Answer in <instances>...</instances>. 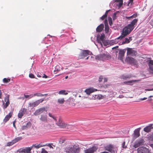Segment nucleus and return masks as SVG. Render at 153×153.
<instances>
[{"label": "nucleus", "mask_w": 153, "mask_h": 153, "mask_svg": "<svg viewBox=\"0 0 153 153\" xmlns=\"http://www.w3.org/2000/svg\"><path fill=\"white\" fill-rule=\"evenodd\" d=\"M110 10H107V11H106V12H105V14H107H107L108 13V12H109V11Z\"/></svg>", "instance_id": "774afa93"}, {"label": "nucleus", "mask_w": 153, "mask_h": 153, "mask_svg": "<svg viewBox=\"0 0 153 153\" xmlns=\"http://www.w3.org/2000/svg\"><path fill=\"white\" fill-rule=\"evenodd\" d=\"M146 91H153V88L152 89H147L145 90Z\"/></svg>", "instance_id": "0e129e2a"}, {"label": "nucleus", "mask_w": 153, "mask_h": 153, "mask_svg": "<svg viewBox=\"0 0 153 153\" xmlns=\"http://www.w3.org/2000/svg\"><path fill=\"white\" fill-rule=\"evenodd\" d=\"M109 42V40H104L102 42V43L105 46H110Z\"/></svg>", "instance_id": "2f4dec72"}, {"label": "nucleus", "mask_w": 153, "mask_h": 153, "mask_svg": "<svg viewBox=\"0 0 153 153\" xmlns=\"http://www.w3.org/2000/svg\"><path fill=\"white\" fill-rule=\"evenodd\" d=\"M136 82V80H130L128 81H125L124 82V83L127 84L128 85H129L131 83H133Z\"/></svg>", "instance_id": "4c0bfd02"}, {"label": "nucleus", "mask_w": 153, "mask_h": 153, "mask_svg": "<svg viewBox=\"0 0 153 153\" xmlns=\"http://www.w3.org/2000/svg\"><path fill=\"white\" fill-rule=\"evenodd\" d=\"M65 101L64 98H59L57 100V102L60 104H62Z\"/></svg>", "instance_id": "f704fd0d"}, {"label": "nucleus", "mask_w": 153, "mask_h": 153, "mask_svg": "<svg viewBox=\"0 0 153 153\" xmlns=\"http://www.w3.org/2000/svg\"><path fill=\"white\" fill-rule=\"evenodd\" d=\"M104 38L105 35L104 34H101L100 37L98 36L97 37V40L98 43L100 44L102 46V42L105 40L104 39Z\"/></svg>", "instance_id": "4468645a"}, {"label": "nucleus", "mask_w": 153, "mask_h": 153, "mask_svg": "<svg viewBox=\"0 0 153 153\" xmlns=\"http://www.w3.org/2000/svg\"><path fill=\"white\" fill-rule=\"evenodd\" d=\"M47 107H42L37 109L34 113V114L35 116H37L43 113L45 111H47V110H46Z\"/></svg>", "instance_id": "0eeeda50"}, {"label": "nucleus", "mask_w": 153, "mask_h": 153, "mask_svg": "<svg viewBox=\"0 0 153 153\" xmlns=\"http://www.w3.org/2000/svg\"><path fill=\"white\" fill-rule=\"evenodd\" d=\"M60 71V68L59 67L57 66L55 67V70H54V72H55L58 71Z\"/></svg>", "instance_id": "de8ad7c7"}, {"label": "nucleus", "mask_w": 153, "mask_h": 153, "mask_svg": "<svg viewBox=\"0 0 153 153\" xmlns=\"http://www.w3.org/2000/svg\"><path fill=\"white\" fill-rule=\"evenodd\" d=\"M108 19L109 24L111 26L113 23L112 19L111 18L109 17Z\"/></svg>", "instance_id": "09e8293b"}, {"label": "nucleus", "mask_w": 153, "mask_h": 153, "mask_svg": "<svg viewBox=\"0 0 153 153\" xmlns=\"http://www.w3.org/2000/svg\"><path fill=\"white\" fill-rule=\"evenodd\" d=\"M68 91L65 90H61L58 92V93L60 95H66L68 94Z\"/></svg>", "instance_id": "7c9ffc66"}, {"label": "nucleus", "mask_w": 153, "mask_h": 153, "mask_svg": "<svg viewBox=\"0 0 153 153\" xmlns=\"http://www.w3.org/2000/svg\"><path fill=\"white\" fill-rule=\"evenodd\" d=\"M18 99H22V100H24L25 99V97H19Z\"/></svg>", "instance_id": "69168bd1"}, {"label": "nucleus", "mask_w": 153, "mask_h": 153, "mask_svg": "<svg viewBox=\"0 0 153 153\" xmlns=\"http://www.w3.org/2000/svg\"><path fill=\"white\" fill-rule=\"evenodd\" d=\"M103 79V77L102 76H100L99 78V81L100 82L102 81Z\"/></svg>", "instance_id": "6e6d98bb"}, {"label": "nucleus", "mask_w": 153, "mask_h": 153, "mask_svg": "<svg viewBox=\"0 0 153 153\" xmlns=\"http://www.w3.org/2000/svg\"><path fill=\"white\" fill-rule=\"evenodd\" d=\"M3 81L4 83H7L10 81V78H4L3 79Z\"/></svg>", "instance_id": "a19ab883"}, {"label": "nucleus", "mask_w": 153, "mask_h": 153, "mask_svg": "<svg viewBox=\"0 0 153 153\" xmlns=\"http://www.w3.org/2000/svg\"><path fill=\"white\" fill-rule=\"evenodd\" d=\"M98 149L97 146H94L90 148L86 149L84 151V153H94Z\"/></svg>", "instance_id": "423d86ee"}, {"label": "nucleus", "mask_w": 153, "mask_h": 153, "mask_svg": "<svg viewBox=\"0 0 153 153\" xmlns=\"http://www.w3.org/2000/svg\"><path fill=\"white\" fill-rule=\"evenodd\" d=\"M22 139V137H17L16 138H15L13 140V142H14V143H16L18 142L19 141H20V140H21Z\"/></svg>", "instance_id": "473e14b6"}, {"label": "nucleus", "mask_w": 153, "mask_h": 153, "mask_svg": "<svg viewBox=\"0 0 153 153\" xmlns=\"http://www.w3.org/2000/svg\"><path fill=\"white\" fill-rule=\"evenodd\" d=\"M131 77V75H123L122 76V78L124 79H126L128 78H130Z\"/></svg>", "instance_id": "c9c22d12"}, {"label": "nucleus", "mask_w": 153, "mask_h": 153, "mask_svg": "<svg viewBox=\"0 0 153 153\" xmlns=\"http://www.w3.org/2000/svg\"><path fill=\"white\" fill-rule=\"evenodd\" d=\"M39 120L42 122L47 123L48 121V117L46 115L42 114L41 115Z\"/></svg>", "instance_id": "4be33fe9"}, {"label": "nucleus", "mask_w": 153, "mask_h": 153, "mask_svg": "<svg viewBox=\"0 0 153 153\" xmlns=\"http://www.w3.org/2000/svg\"><path fill=\"white\" fill-rule=\"evenodd\" d=\"M123 34V33L122 32L121 35L115 39L109 40L110 45L117 43L118 42V40L123 39L125 36H124Z\"/></svg>", "instance_id": "6e6552de"}, {"label": "nucleus", "mask_w": 153, "mask_h": 153, "mask_svg": "<svg viewBox=\"0 0 153 153\" xmlns=\"http://www.w3.org/2000/svg\"><path fill=\"white\" fill-rule=\"evenodd\" d=\"M107 16V14H105L104 15L102 16L100 18V19L103 20H104L105 18H106Z\"/></svg>", "instance_id": "8fccbe9b"}, {"label": "nucleus", "mask_w": 153, "mask_h": 153, "mask_svg": "<svg viewBox=\"0 0 153 153\" xmlns=\"http://www.w3.org/2000/svg\"><path fill=\"white\" fill-rule=\"evenodd\" d=\"M122 147L123 148H125L126 147V146H125V142L124 141L122 143Z\"/></svg>", "instance_id": "5fc2aeb1"}, {"label": "nucleus", "mask_w": 153, "mask_h": 153, "mask_svg": "<svg viewBox=\"0 0 153 153\" xmlns=\"http://www.w3.org/2000/svg\"><path fill=\"white\" fill-rule=\"evenodd\" d=\"M24 96L25 98H27L28 99H30L33 97V94L29 95L24 94Z\"/></svg>", "instance_id": "e433bc0d"}, {"label": "nucleus", "mask_w": 153, "mask_h": 153, "mask_svg": "<svg viewBox=\"0 0 153 153\" xmlns=\"http://www.w3.org/2000/svg\"><path fill=\"white\" fill-rule=\"evenodd\" d=\"M14 144V142H13V140H12V141L10 142H8L7 144V146H10L13 145V144Z\"/></svg>", "instance_id": "37998d69"}, {"label": "nucleus", "mask_w": 153, "mask_h": 153, "mask_svg": "<svg viewBox=\"0 0 153 153\" xmlns=\"http://www.w3.org/2000/svg\"><path fill=\"white\" fill-rule=\"evenodd\" d=\"M10 95L7 94L5 97L4 100H2V107L4 109H6L9 105L10 103Z\"/></svg>", "instance_id": "20e7f679"}, {"label": "nucleus", "mask_w": 153, "mask_h": 153, "mask_svg": "<svg viewBox=\"0 0 153 153\" xmlns=\"http://www.w3.org/2000/svg\"><path fill=\"white\" fill-rule=\"evenodd\" d=\"M115 1L116 2V3L115 4H116V5L118 7H121L123 5V0H115Z\"/></svg>", "instance_id": "c85d7f7f"}, {"label": "nucleus", "mask_w": 153, "mask_h": 153, "mask_svg": "<svg viewBox=\"0 0 153 153\" xmlns=\"http://www.w3.org/2000/svg\"><path fill=\"white\" fill-rule=\"evenodd\" d=\"M137 16V14L135 13L131 16H126V18L127 19H132L134 18H136Z\"/></svg>", "instance_id": "72a5a7b5"}, {"label": "nucleus", "mask_w": 153, "mask_h": 153, "mask_svg": "<svg viewBox=\"0 0 153 153\" xmlns=\"http://www.w3.org/2000/svg\"><path fill=\"white\" fill-rule=\"evenodd\" d=\"M97 91V90L95 89L92 88H89L86 89L85 91V92L87 94H90L91 93Z\"/></svg>", "instance_id": "5701e85b"}, {"label": "nucleus", "mask_w": 153, "mask_h": 153, "mask_svg": "<svg viewBox=\"0 0 153 153\" xmlns=\"http://www.w3.org/2000/svg\"><path fill=\"white\" fill-rule=\"evenodd\" d=\"M56 124L60 127L69 128L70 126L63 122L60 119H59Z\"/></svg>", "instance_id": "39448f33"}, {"label": "nucleus", "mask_w": 153, "mask_h": 153, "mask_svg": "<svg viewBox=\"0 0 153 153\" xmlns=\"http://www.w3.org/2000/svg\"><path fill=\"white\" fill-rule=\"evenodd\" d=\"M45 146H49L50 148H52L53 147L51 146V144H48V145H45Z\"/></svg>", "instance_id": "680f3d73"}, {"label": "nucleus", "mask_w": 153, "mask_h": 153, "mask_svg": "<svg viewBox=\"0 0 153 153\" xmlns=\"http://www.w3.org/2000/svg\"><path fill=\"white\" fill-rule=\"evenodd\" d=\"M105 150L109 151L111 153H114V152L113 146L111 145H107L105 147Z\"/></svg>", "instance_id": "f3484780"}, {"label": "nucleus", "mask_w": 153, "mask_h": 153, "mask_svg": "<svg viewBox=\"0 0 153 153\" xmlns=\"http://www.w3.org/2000/svg\"><path fill=\"white\" fill-rule=\"evenodd\" d=\"M107 81V79L105 78H104V82H105Z\"/></svg>", "instance_id": "338daca9"}, {"label": "nucleus", "mask_w": 153, "mask_h": 153, "mask_svg": "<svg viewBox=\"0 0 153 153\" xmlns=\"http://www.w3.org/2000/svg\"><path fill=\"white\" fill-rule=\"evenodd\" d=\"M44 99H40L36 101L33 102H30L28 104V106L31 107H35L37 106L40 102H42L43 101Z\"/></svg>", "instance_id": "9b49d317"}, {"label": "nucleus", "mask_w": 153, "mask_h": 153, "mask_svg": "<svg viewBox=\"0 0 153 153\" xmlns=\"http://www.w3.org/2000/svg\"><path fill=\"white\" fill-rule=\"evenodd\" d=\"M100 95H93L92 97V99H100Z\"/></svg>", "instance_id": "ea45409f"}, {"label": "nucleus", "mask_w": 153, "mask_h": 153, "mask_svg": "<svg viewBox=\"0 0 153 153\" xmlns=\"http://www.w3.org/2000/svg\"><path fill=\"white\" fill-rule=\"evenodd\" d=\"M31 149V148L30 147H27L25 149H20L18 151V152H19L24 153H30Z\"/></svg>", "instance_id": "dca6fc26"}, {"label": "nucleus", "mask_w": 153, "mask_h": 153, "mask_svg": "<svg viewBox=\"0 0 153 153\" xmlns=\"http://www.w3.org/2000/svg\"><path fill=\"white\" fill-rule=\"evenodd\" d=\"M16 123V120L14 121L13 122V127L15 128H16V127L15 125V123Z\"/></svg>", "instance_id": "4d7b16f0"}, {"label": "nucleus", "mask_w": 153, "mask_h": 153, "mask_svg": "<svg viewBox=\"0 0 153 153\" xmlns=\"http://www.w3.org/2000/svg\"><path fill=\"white\" fill-rule=\"evenodd\" d=\"M148 64L150 72L152 73H153V60H149L148 62Z\"/></svg>", "instance_id": "a878e982"}, {"label": "nucleus", "mask_w": 153, "mask_h": 153, "mask_svg": "<svg viewBox=\"0 0 153 153\" xmlns=\"http://www.w3.org/2000/svg\"><path fill=\"white\" fill-rule=\"evenodd\" d=\"M65 150L67 153H79L80 148L75 145H70L67 146Z\"/></svg>", "instance_id": "f03ea898"}, {"label": "nucleus", "mask_w": 153, "mask_h": 153, "mask_svg": "<svg viewBox=\"0 0 153 153\" xmlns=\"http://www.w3.org/2000/svg\"><path fill=\"white\" fill-rule=\"evenodd\" d=\"M137 19H135L131 22L130 24L125 27L123 30V35L124 36H126L129 34L134 29V25L137 24Z\"/></svg>", "instance_id": "f257e3e1"}, {"label": "nucleus", "mask_w": 153, "mask_h": 153, "mask_svg": "<svg viewBox=\"0 0 153 153\" xmlns=\"http://www.w3.org/2000/svg\"><path fill=\"white\" fill-rule=\"evenodd\" d=\"M33 97L35 96H37V97H42V96H43L42 94L40 93H36L33 94Z\"/></svg>", "instance_id": "79ce46f5"}, {"label": "nucleus", "mask_w": 153, "mask_h": 153, "mask_svg": "<svg viewBox=\"0 0 153 153\" xmlns=\"http://www.w3.org/2000/svg\"><path fill=\"white\" fill-rule=\"evenodd\" d=\"M137 151L138 153H151L148 149L144 147L138 148Z\"/></svg>", "instance_id": "9d476101"}, {"label": "nucleus", "mask_w": 153, "mask_h": 153, "mask_svg": "<svg viewBox=\"0 0 153 153\" xmlns=\"http://www.w3.org/2000/svg\"><path fill=\"white\" fill-rule=\"evenodd\" d=\"M118 12H116L114 13L112 16V18L113 20H115L117 18V14Z\"/></svg>", "instance_id": "c03bdc74"}, {"label": "nucleus", "mask_w": 153, "mask_h": 153, "mask_svg": "<svg viewBox=\"0 0 153 153\" xmlns=\"http://www.w3.org/2000/svg\"><path fill=\"white\" fill-rule=\"evenodd\" d=\"M132 39L131 37H129L128 38H126L124 39V40L121 42H120L119 43V45H122L125 44H127L130 42L131 41Z\"/></svg>", "instance_id": "a211bd4d"}, {"label": "nucleus", "mask_w": 153, "mask_h": 153, "mask_svg": "<svg viewBox=\"0 0 153 153\" xmlns=\"http://www.w3.org/2000/svg\"><path fill=\"white\" fill-rule=\"evenodd\" d=\"M48 76H47V75H46L45 74H44V76H42V77L45 78H48Z\"/></svg>", "instance_id": "bf43d9fd"}, {"label": "nucleus", "mask_w": 153, "mask_h": 153, "mask_svg": "<svg viewBox=\"0 0 153 153\" xmlns=\"http://www.w3.org/2000/svg\"><path fill=\"white\" fill-rule=\"evenodd\" d=\"M66 140L65 138L64 137L62 138L59 139V143L62 144L65 142Z\"/></svg>", "instance_id": "58836bf2"}, {"label": "nucleus", "mask_w": 153, "mask_h": 153, "mask_svg": "<svg viewBox=\"0 0 153 153\" xmlns=\"http://www.w3.org/2000/svg\"><path fill=\"white\" fill-rule=\"evenodd\" d=\"M152 124H150L148 126L144 128L143 131L145 132L149 133L151 131V130L153 129Z\"/></svg>", "instance_id": "6ab92c4d"}, {"label": "nucleus", "mask_w": 153, "mask_h": 153, "mask_svg": "<svg viewBox=\"0 0 153 153\" xmlns=\"http://www.w3.org/2000/svg\"><path fill=\"white\" fill-rule=\"evenodd\" d=\"M48 115L50 117H52L53 119L56 120V117L54 116L51 113H48Z\"/></svg>", "instance_id": "a18cd8bd"}, {"label": "nucleus", "mask_w": 153, "mask_h": 153, "mask_svg": "<svg viewBox=\"0 0 153 153\" xmlns=\"http://www.w3.org/2000/svg\"><path fill=\"white\" fill-rule=\"evenodd\" d=\"M23 125L20 129L21 130H27L31 126V123L30 122H28L26 123L24 122Z\"/></svg>", "instance_id": "f8f14e48"}, {"label": "nucleus", "mask_w": 153, "mask_h": 153, "mask_svg": "<svg viewBox=\"0 0 153 153\" xmlns=\"http://www.w3.org/2000/svg\"><path fill=\"white\" fill-rule=\"evenodd\" d=\"M95 58L97 60L103 61L110 59L111 56L108 53H103L96 56Z\"/></svg>", "instance_id": "7ed1b4c3"}, {"label": "nucleus", "mask_w": 153, "mask_h": 153, "mask_svg": "<svg viewBox=\"0 0 153 153\" xmlns=\"http://www.w3.org/2000/svg\"><path fill=\"white\" fill-rule=\"evenodd\" d=\"M118 51H119L118 58L120 60H122L123 57L124 56V54L125 52V51L124 50L121 49L119 50L118 49Z\"/></svg>", "instance_id": "aec40b11"}, {"label": "nucleus", "mask_w": 153, "mask_h": 153, "mask_svg": "<svg viewBox=\"0 0 153 153\" xmlns=\"http://www.w3.org/2000/svg\"><path fill=\"white\" fill-rule=\"evenodd\" d=\"M150 138L153 141V133L150 136Z\"/></svg>", "instance_id": "13d9d810"}, {"label": "nucleus", "mask_w": 153, "mask_h": 153, "mask_svg": "<svg viewBox=\"0 0 153 153\" xmlns=\"http://www.w3.org/2000/svg\"><path fill=\"white\" fill-rule=\"evenodd\" d=\"M12 112H10L8 115H7L4 120V121L6 123L7 122L11 117L12 116Z\"/></svg>", "instance_id": "cd10ccee"}, {"label": "nucleus", "mask_w": 153, "mask_h": 153, "mask_svg": "<svg viewBox=\"0 0 153 153\" xmlns=\"http://www.w3.org/2000/svg\"><path fill=\"white\" fill-rule=\"evenodd\" d=\"M109 85H105L104 86V88H108V86H109Z\"/></svg>", "instance_id": "052dcab7"}, {"label": "nucleus", "mask_w": 153, "mask_h": 153, "mask_svg": "<svg viewBox=\"0 0 153 153\" xmlns=\"http://www.w3.org/2000/svg\"><path fill=\"white\" fill-rule=\"evenodd\" d=\"M137 54L136 51L131 48H128L127 50V54L131 56H135Z\"/></svg>", "instance_id": "1a4fd4ad"}, {"label": "nucleus", "mask_w": 153, "mask_h": 153, "mask_svg": "<svg viewBox=\"0 0 153 153\" xmlns=\"http://www.w3.org/2000/svg\"><path fill=\"white\" fill-rule=\"evenodd\" d=\"M109 28L108 26H105V31L106 33H108L109 32Z\"/></svg>", "instance_id": "49530a36"}, {"label": "nucleus", "mask_w": 153, "mask_h": 153, "mask_svg": "<svg viewBox=\"0 0 153 153\" xmlns=\"http://www.w3.org/2000/svg\"><path fill=\"white\" fill-rule=\"evenodd\" d=\"M146 99H147L146 97H144L143 98H142L140 99V100H146Z\"/></svg>", "instance_id": "e2e57ef3"}, {"label": "nucleus", "mask_w": 153, "mask_h": 153, "mask_svg": "<svg viewBox=\"0 0 153 153\" xmlns=\"http://www.w3.org/2000/svg\"><path fill=\"white\" fill-rule=\"evenodd\" d=\"M29 76L30 78H33L34 77V75L32 74H30L29 75Z\"/></svg>", "instance_id": "603ef678"}, {"label": "nucleus", "mask_w": 153, "mask_h": 153, "mask_svg": "<svg viewBox=\"0 0 153 153\" xmlns=\"http://www.w3.org/2000/svg\"><path fill=\"white\" fill-rule=\"evenodd\" d=\"M26 109L24 108L21 109L18 114V117L20 118H22L23 114L26 112Z\"/></svg>", "instance_id": "393cba45"}, {"label": "nucleus", "mask_w": 153, "mask_h": 153, "mask_svg": "<svg viewBox=\"0 0 153 153\" xmlns=\"http://www.w3.org/2000/svg\"><path fill=\"white\" fill-rule=\"evenodd\" d=\"M104 24H105V26H108V21L106 19L105 20Z\"/></svg>", "instance_id": "864d4df0"}, {"label": "nucleus", "mask_w": 153, "mask_h": 153, "mask_svg": "<svg viewBox=\"0 0 153 153\" xmlns=\"http://www.w3.org/2000/svg\"><path fill=\"white\" fill-rule=\"evenodd\" d=\"M128 58L129 62L131 65L135 66L136 67H137L138 63L136 59L130 57H128Z\"/></svg>", "instance_id": "ddd939ff"}, {"label": "nucleus", "mask_w": 153, "mask_h": 153, "mask_svg": "<svg viewBox=\"0 0 153 153\" xmlns=\"http://www.w3.org/2000/svg\"><path fill=\"white\" fill-rule=\"evenodd\" d=\"M45 146V145H42L41 143L39 144L36 143L35 144H33L32 146L30 147L31 148V149L33 147H34V148L37 149L41 147L44 146Z\"/></svg>", "instance_id": "bb28decb"}, {"label": "nucleus", "mask_w": 153, "mask_h": 153, "mask_svg": "<svg viewBox=\"0 0 153 153\" xmlns=\"http://www.w3.org/2000/svg\"><path fill=\"white\" fill-rule=\"evenodd\" d=\"M144 142L143 139H140L135 142L134 145V147L136 148L141 145H143Z\"/></svg>", "instance_id": "2eb2a0df"}, {"label": "nucleus", "mask_w": 153, "mask_h": 153, "mask_svg": "<svg viewBox=\"0 0 153 153\" xmlns=\"http://www.w3.org/2000/svg\"><path fill=\"white\" fill-rule=\"evenodd\" d=\"M41 153H48V152L44 148H42V151L41 152Z\"/></svg>", "instance_id": "3c124183"}, {"label": "nucleus", "mask_w": 153, "mask_h": 153, "mask_svg": "<svg viewBox=\"0 0 153 153\" xmlns=\"http://www.w3.org/2000/svg\"><path fill=\"white\" fill-rule=\"evenodd\" d=\"M104 27V25L103 24H100L97 28V31L98 32H101L103 30Z\"/></svg>", "instance_id": "c756f323"}, {"label": "nucleus", "mask_w": 153, "mask_h": 153, "mask_svg": "<svg viewBox=\"0 0 153 153\" xmlns=\"http://www.w3.org/2000/svg\"><path fill=\"white\" fill-rule=\"evenodd\" d=\"M92 54L91 52L88 50H83L82 53V55L83 57L82 58H83L87 56L88 55H91Z\"/></svg>", "instance_id": "412c9836"}, {"label": "nucleus", "mask_w": 153, "mask_h": 153, "mask_svg": "<svg viewBox=\"0 0 153 153\" xmlns=\"http://www.w3.org/2000/svg\"><path fill=\"white\" fill-rule=\"evenodd\" d=\"M140 128H139L135 129L134 131V139H136V138L138 137L140 135Z\"/></svg>", "instance_id": "b1692460"}]
</instances>
